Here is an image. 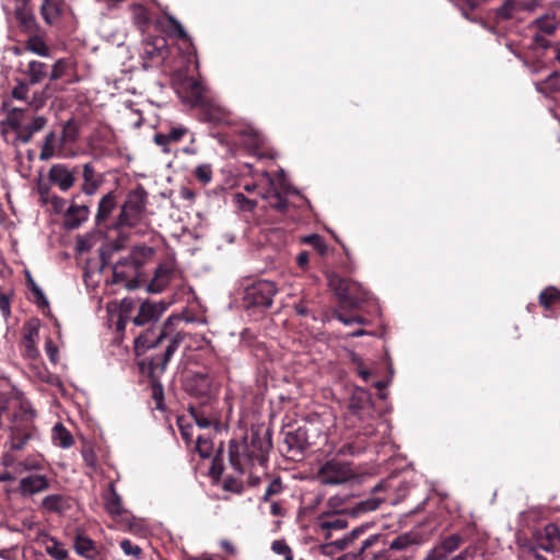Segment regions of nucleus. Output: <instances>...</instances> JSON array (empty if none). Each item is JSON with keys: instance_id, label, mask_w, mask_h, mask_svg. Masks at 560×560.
<instances>
[{"instance_id": "15", "label": "nucleus", "mask_w": 560, "mask_h": 560, "mask_svg": "<svg viewBox=\"0 0 560 560\" xmlns=\"http://www.w3.org/2000/svg\"><path fill=\"white\" fill-rule=\"evenodd\" d=\"M167 307L168 304L163 301H145L140 305L139 312L133 318V323L137 326H143L152 320H158Z\"/></svg>"}, {"instance_id": "27", "label": "nucleus", "mask_w": 560, "mask_h": 560, "mask_svg": "<svg viewBox=\"0 0 560 560\" xmlns=\"http://www.w3.org/2000/svg\"><path fill=\"white\" fill-rule=\"evenodd\" d=\"M90 213L88 206H71L66 213L65 224L68 229H77L86 221Z\"/></svg>"}, {"instance_id": "52", "label": "nucleus", "mask_w": 560, "mask_h": 560, "mask_svg": "<svg viewBox=\"0 0 560 560\" xmlns=\"http://www.w3.org/2000/svg\"><path fill=\"white\" fill-rule=\"evenodd\" d=\"M177 424L182 434V438L185 440L187 444L192 442V430L194 427L191 423L186 422L184 418H178Z\"/></svg>"}, {"instance_id": "40", "label": "nucleus", "mask_w": 560, "mask_h": 560, "mask_svg": "<svg viewBox=\"0 0 560 560\" xmlns=\"http://www.w3.org/2000/svg\"><path fill=\"white\" fill-rule=\"evenodd\" d=\"M302 242L311 245L314 249H316L318 252V254L320 256H326L328 253L327 244L325 243L323 237L317 234L304 236L302 238Z\"/></svg>"}, {"instance_id": "8", "label": "nucleus", "mask_w": 560, "mask_h": 560, "mask_svg": "<svg viewBox=\"0 0 560 560\" xmlns=\"http://www.w3.org/2000/svg\"><path fill=\"white\" fill-rule=\"evenodd\" d=\"M195 319L190 316H184V315H171L163 324V327L158 335V337L153 340H151V335H153V331H147L145 334L139 336L136 339V348L137 349H150L155 348L158 345L161 343L162 338L170 336L173 334L174 326H178L182 322L185 323H192Z\"/></svg>"}, {"instance_id": "48", "label": "nucleus", "mask_w": 560, "mask_h": 560, "mask_svg": "<svg viewBox=\"0 0 560 560\" xmlns=\"http://www.w3.org/2000/svg\"><path fill=\"white\" fill-rule=\"evenodd\" d=\"M74 548L79 555H85L86 552L94 549V542L86 536L78 535L75 537Z\"/></svg>"}, {"instance_id": "47", "label": "nucleus", "mask_w": 560, "mask_h": 560, "mask_svg": "<svg viewBox=\"0 0 560 560\" xmlns=\"http://www.w3.org/2000/svg\"><path fill=\"white\" fill-rule=\"evenodd\" d=\"M271 550L277 555L283 556L284 560H293L291 547L282 539L272 541Z\"/></svg>"}, {"instance_id": "30", "label": "nucleus", "mask_w": 560, "mask_h": 560, "mask_svg": "<svg viewBox=\"0 0 560 560\" xmlns=\"http://www.w3.org/2000/svg\"><path fill=\"white\" fill-rule=\"evenodd\" d=\"M541 1L542 0H512V1H508L504 5H502L499 9L498 14L500 16H502V18L509 19V18L512 16V12H511V8L512 7L515 5V7L520 8V9L532 11L535 8H537Z\"/></svg>"}, {"instance_id": "2", "label": "nucleus", "mask_w": 560, "mask_h": 560, "mask_svg": "<svg viewBox=\"0 0 560 560\" xmlns=\"http://www.w3.org/2000/svg\"><path fill=\"white\" fill-rule=\"evenodd\" d=\"M35 417V411L26 405H22L13 415L9 441L11 450L22 451L27 442L35 438L37 432L34 425Z\"/></svg>"}, {"instance_id": "29", "label": "nucleus", "mask_w": 560, "mask_h": 560, "mask_svg": "<svg viewBox=\"0 0 560 560\" xmlns=\"http://www.w3.org/2000/svg\"><path fill=\"white\" fill-rule=\"evenodd\" d=\"M105 510L113 516H119L122 513L121 497L117 493L114 482L108 486V494L105 497Z\"/></svg>"}, {"instance_id": "36", "label": "nucleus", "mask_w": 560, "mask_h": 560, "mask_svg": "<svg viewBox=\"0 0 560 560\" xmlns=\"http://www.w3.org/2000/svg\"><path fill=\"white\" fill-rule=\"evenodd\" d=\"M153 253L154 252L152 247L138 246L133 248L128 259L139 269L142 265L145 264L147 260L152 258Z\"/></svg>"}, {"instance_id": "32", "label": "nucleus", "mask_w": 560, "mask_h": 560, "mask_svg": "<svg viewBox=\"0 0 560 560\" xmlns=\"http://www.w3.org/2000/svg\"><path fill=\"white\" fill-rule=\"evenodd\" d=\"M116 207V198L113 192H108L102 197L98 202L96 222L100 224L104 222L113 212Z\"/></svg>"}, {"instance_id": "19", "label": "nucleus", "mask_w": 560, "mask_h": 560, "mask_svg": "<svg viewBox=\"0 0 560 560\" xmlns=\"http://www.w3.org/2000/svg\"><path fill=\"white\" fill-rule=\"evenodd\" d=\"M178 93L183 100L191 106L201 105L203 103V88L192 78L183 82Z\"/></svg>"}, {"instance_id": "12", "label": "nucleus", "mask_w": 560, "mask_h": 560, "mask_svg": "<svg viewBox=\"0 0 560 560\" xmlns=\"http://www.w3.org/2000/svg\"><path fill=\"white\" fill-rule=\"evenodd\" d=\"M544 551H555L560 546V533L556 525L549 524L542 529L535 532L534 542L529 545Z\"/></svg>"}, {"instance_id": "60", "label": "nucleus", "mask_w": 560, "mask_h": 560, "mask_svg": "<svg viewBox=\"0 0 560 560\" xmlns=\"http://www.w3.org/2000/svg\"><path fill=\"white\" fill-rule=\"evenodd\" d=\"M46 101V96L44 95V92L42 93H35L33 98L28 101V104L31 107L38 109L44 106Z\"/></svg>"}, {"instance_id": "41", "label": "nucleus", "mask_w": 560, "mask_h": 560, "mask_svg": "<svg viewBox=\"0 0 560 560\" xmlns=\"http://www.w3.org/2000/svg\"><path fill=\"white\" fill-rule=\"evenodd\" d=\"M188 135V129H186L183 126H175L172 127L168 135H162L155 132L153 135V140H179L183 137H186Z\"/></svg>"}, {"instance_id": "17", "label": "nucleus", "mask_w": 560, "mask_h": 560, "mask_svg": "<svg viewBox=\"0 0 560 560\" xmlns=\"http://www.w3.org/2000/svg\"><path fill=\"white\" fill-rule=\"evenodd\" d=\"M348 526L345 517L337 514H322L316 523V532L325 539L331 537L332 530H341Z\"/></svg>"}, {"instance_id": "42", "label": "nucleus", "mask_w": 560, "mask_h": 560, "mask_svg": "<svg viewBox=\"0 0 560 560\" xmlns=\"http://www.w3.org/2000/svg\"><path fill=\"white\" fill-rule=\"evenodd\" d=\"M416 544V538L412 534L406 533L396 537L389 545L393 550H404L409 546Z\"/></svg>"}, {"instance_id": "21", "label": "nucleus", "mask_w": 560, "mask_h": 560, "mask_svg": "<svg viewBox=\"0 0 560 560\" xmlns=\"http://www.w3.org/2000/svg\"><path fill=\"white\" fill-rule=\"evenodd\" d=\"M48 177L62 191L69 190L74 184L73 172L61 164L51 166Z\"/></svg>"}, {"instance_id": "3", "label": "nucleus", "mask_w": 560, "mask_h": 560, "mask_svg": "<svg viewBox=\"0 0 560 560\" xmlns=\"http://www.w3.org/2000/svg\"><path fill=\"white\" fill-rule=\"evenodd\" d=\"M328 284L335 291L340 303L346 307L358 308L368 300V292L360 283L352 280L331 273L328 277Z\"/></svg>"}, {"instance_id": "34", "label": "nucleus", "mask_w": 560, "mask_h": 560, "mask_svg": "<svg viewBox=\"0 0 560 560\" xmlns=\"http://www.w3.org/2000/svg\"><path fill=\"white\" fill-rule=\"evenodd\" d=\"M51 439L55 445L62 448L70 447L74 442L71 433L61 423H56L54 425Z\"/></svg>"}, {"instance_id": "54", "label": "nucleus", "mask_w": 560, "mask_h": 560, "mask_svg": "<svg viewBox=\"0 0 560 560\" xmlns=\"http://www.w3.org/2000/svg\"><path fill=\"white\" fill-rule=\"evenodd\" d=\"M30 85L31 84L28 82L19 81L16 86L12 90V96L15 100L26 101Z\"/></svg>"}, {"instance_id": "43", "label": "nucleus", "mask_w": 560, "mask_h": 560, "mask_svg": "<svg viewBox=\"0 0 560 560\" xmlns=\"http://www.w3.org/2000/svg\"><path fill=\"white\" fill-rule=\"evenodd\" d=\"M63 499L60 494H50L43 499L42 506L48 512H59L62 508Z\"/></svg>"}, {"instance_id": "59", "label": "nucleus", "mask_w": 560, "mask_h": 560, "mask_svg": "<svg viewBox=\"0 0 560 560\" xmlns=\"http://www.w3.org/2000/svg\"><path fill=\"white\" fill-rule=\"evenodd\" d=\"M45 349L47 352V355L49 357L50 361L52 363L58 362V348L56 345L52 343L51 340H47L45 345Z\"/></svg>"}, {"instance_id": "46", "label": "nucleus", "mask_w": 560, "mask_h": 560, "mask_svg": "<svg viewBox=\"0 0 560 560\" xmlns=\"http://www.w3.org/2000/svg\"><path fill=\"white\" fill-rule=\"evenodd\" d=\"M233 202L240 210L243 211H253L257 206L255 200L248 199L242 192H235L233 195Z\"/></svg>"}, {"instance_id": "61", "label": "nucleus", "mask_w": 560, "mask_h": 560, "mask_svg": "<svg viewBox=\"0 0 560 560\" xmlns=\"http://www.w3.org/2000/svg\"><path fill=\"white\" fill-rule=\"evenodd\" d=\"M32 292L36 296L39 306H48V300L46 299L43 290L37 284H34V289H32Z\"/></svg>"}, {"instance_id": "37", "label": "nucleus", "mask_w": 560, "mask_h": 560, "mask_svg": "<svg viewBox=\"0 0 560 560\" xmlns=\"http://www.w3.org/2000/svg\"><path fill=\"white\" fill-rule=\"evenodd\" d=\"M42 468V462L35 457H26L25 459L15 463L13 467L14 471L18 474L40 470Z\"/></svg>"}, {"instance_id": "20", "label": "nucleus", "mask_w": 560, "mask_h": 560, "mask_svg": "<svg viewBox=\"0 0 560 560\" xmlns=\"http://www.w3.org/2000/svg\"><path fill=\"white\" fill-rule=\"evenodd\" d=\"M14 18L23 32L34 33L37 30L38 24L28 3L19 4L14 10Z\"/></svg>"}, {"instance_id": "63", "label": "nucleus", "mask_w": 560, "mask_h": 560, "mask_svg": "<svg viewBox=\"0 0 560 560\" xmlns=\"http://www.w3.org/2000/svg\"><path fill=\"white\" fill-rule=\"evenodd\" d=\"M0 311L2 312L4 317L10 316L11 310H10V301L8 296L0 293Z\"/></svg>"}, {"instance_id": "1", "label": "nucleus", "mask_w": 560, "mask_h": 560, "mask_svg": "<svg viewBox=\"0 0 560 560\" xmlns=\"http://www.w3.org/2000/svg\"><path fill=\"white\" fill-rule=\"evenodd\" d=\"M270 447L269 440L259 433H252L248 440L246 439L241 443L231 442L229 448L230 463L241 472L255 463L264 465L267 462Z\"/></svg>"}, {"instance_id": "16", "label": "nucleus", "mask_w": 560, "mask_h": 560, "mask_svg": "<svg viewBox=\"0 0 560 560\" xmlns=\"http://www.w3.org/2000/svg\"><path fill=\"white\" fill-rule=\"evenodd\" d=\"M372 409L371 395L363 388H354L348 404V410L360 420Z\"/></svg>"}, {"instance_id": "49", "label": "nucleus", "mask_w": 560, "mask_h": 560, "mask_svg": "<svg viewBox=\"0 0 560 560\" xmlns=\"http://www.w3.org/2000/svg\"><path fill=\"white\" fill-rule=\"evenodd\" d=\"M538 27L547 34H551L556 31L558 26V21L553 18V14L546 15L539 20H537Z\"/></svg>"}, {"instance_id": "7", "label": "nucleus", "mask_w": 560, "mask_h": 560, "mask_svg": "<svg viewBox=\"0 0 560 560\" xmlns=\"http://www.w3.org/2000/svg\"><path fill=\"white\" fill-rule=\"evenodd\" d=\"M185 389L190 396L198 399L201 406L214 404L212 382L206 374L198 373L188 377L185 382Z\"/></svg>"}, {"instance_id": "22", "label": "nucleus", "mask_w": 560, "mask_h": 560, "mask_svg": "<svg viewBox=\"0 0 560 560\" xmlns=\"http://www.w3.org/2000/svg\"><path fill=\"white\" fill-rule=\"evenodd\" d=\"M20 492L23 495H33L49 488V480L43 475H32L20 480Z\"/></svg>"}, {"instance_id": "31", "label": "nucleus", "mask_w": 560, "mask_h": 560, "mask_svg": "<svg viewBox=\"0 0 560 560\" xmlns=\"http://www.w3.org/2000/svg\"><path fill=\"white\" fill-rule=\"evenodd\" d=\"M23 115H24V113L22 109L12 108V109L8 110L7 118L1 124L2 135L4 137L8 136L9 130H14L18 132V135L19 133L22 135V132L19 131V128H20V124L23 119Z\"/></svg>"}, {"instance_id": "24", "label": "nucleus", "mask_w": 560, "mask_h": 560, "mask_svg": "<svg viewBox=\"0 0 560 560\" xmlns=\"http://www.w3.org/2000/svg\"><path fill=\"white\" fill-rule=\"evenodd\" d=\"M65 8V0H43L40 15L45 23L52 25L58 22Z\"/></svg>"}, {"instance_id": "6", "label": "nucleus", "mask_w": 560, "mask_h": 560, "mask_svg": "<svg viewBox=\"0 0 560 560\" xmlns=\"http://www.w3.org/2000/svg\"><path fill=\"white\" fill-rule=\"evenodd\" d=\"M277 291L273 282L259 280L246 288L244 300L250 306L270 307Z\"/></svg>"}, {"instance_id": "58", "label": "nucleus", "mask_w": 560, "mask_h": 560, "mask_svg": "<svg viewBox=\"0 0 560 560\" xmlns=\"http://www.w3.org/2000/svg\"><path fill=\"white\" fill-rule=\"evenodd\" d=\"M276 183V186L281 191V194H287L290 190V186L284 176L283 170H280L276 177H272Z\"/></svg>"}, {"instance_id": "35", "label": "nucleus", "mask_w": 560, "mask_h": 560, "mask_svg": "<svg viewBox=\"0 0 560 560\" xmlns=\"http://www.w3.org/2000/svg\"><path fill=\"white\" fill-rule=\"evenodd\" d=\"M120 119L126 128L139 127L142 117L138 109H133L130 105L125 104L124 108L119 112Z\"/></svg>"}, {"instance_id": "39", "label": "nucleus", "mask_w": 560, "mask_h": 560, "mask_svg": "<svg viewBox=\"0 0 560 560\" xmlns=\"http://www.w3.org/2000/svg\"><path fill=\"white\" fill-rule=\"evenodd\" d=\"M382 502H383V500L378 499V498H374V497L368 498V499L362 500L359 503H357V505L353 509V512L355 514H361V513L375 511L380 508Z\"/></svg>"}, {"instance_id": "33", "label": "nucleus", "mask_w": 560, "mask_h": 560, "mask_svg": "<svg viewBox=\"0 0 560 560\" xmlns=\"http://www.w3.org/2000/svg\"><path fill=\"white\" fill-rule=\"evenodd\" d=\"M25 49L40 57H49L50 49L42 36L33 34L25 42Z\"/></svg>"}, {"instance_id": "38", "label": "nucleus", "mask_w": 560, "mask_h": 560, "mask_svg": "<svg viewBox=\"0 0 560 560\" xmlns=\"http://www.w3.org/2000/svg\"><path fill=\"white\" fill-rule=\"evenodd\" d=\"M46 118L43 116L35 117L26 127V135H16V140H27L35 132L42 130L46 126Z\"/></svg>"}, {"instance_id": "5", "label": "nucleus", "mask_w": 560, "mask_h": 560, "mask_svg": "<svg viewBox=\"0 0 560 560\" xmlns=\"http://www.w3.org/2000/svg\"><path fill=\"white\" fill-rule=\"evenodd\" d=\"M355 477L350 463L339 459H329L324 463L318 471L317 479L322 485L337 486L345 483Z\"/></svg>"}, {"instance_id": "25", "label": "nucleus", "mask_w": 560, "mask_h": 560, "mask_svg": "<svg viewBox=\"0 0 560 560\" xmlns=\"http://www.w3.org/2000/svg\"><path fill=\"white\" fill-rule=\"evenodd\" d=\"M37 540L45 547L46 552L56 560H67L68 551L63 548L55 537L49 536L47 533H42L37 536Z\"/></svg>"}, {"instance_id": "45", "label": "nucleus", "mask_w": 560, "mask_h": 560, "mask_svg": "<svg viewBox=\"0 0 560 560\" xmlns=\"http://www.w3.org/2000/svg\"><path fill=\"white\" fill-rule=\"evenodd\" d=\"M539 300L541 305L549 307L560 300V291L553 287L547 288L540 293Z\"/></svg>"}, {"instance_id": "11", "label": "nucleus", "mask_w": 560, "mask_h": 560, "mask_svg": "<svg viewBox=\"0 0 560 560\" xmlns=\"http://www.w3.org/2000/svg\"><path fill=\"white\" fill-rule=\"evenodd\" d=\"M189 412L199 428L214 427L215 430H219L221 427V415L214 404L199 405L198 407L190 406Z\"/></svg>"}, {"instance_id": "14", "label": "nucleus", "mask_w": 560, "mask_h": 560, "mask_svg": "<svg viewBox=\"0 0 560 560\" xmlns=\"http://www.w3.org/2000/svg\"><path fill=\"white\" fill-rule=\"evenodd\" d=\"M39 339V320L32 318L23 326L22 347L24 355L28 359H35L39 352L36 347Z\"/></svg>"}, {"instance_id": "57", "label": "nucleus", "mask_w": 560, "mask_h": 560, "mask_svg": "<svg viewBox=\"0 0 560 560\" xmlns=\"http://www.w3.org/2000/svg\"><path fill=\"white\" fill-rule=\"evenodd\" d=\"M538 550L539 549H536V547H523L521 555L522 560H547L542 556L538 555Z\"/></svg>"}, {"instance_id": "26", "label": "nucleus", "mask_w": 560, "mask_h": 560, "mask_svg": "<svg viewBox=\"0 0 560 560\" xmlns=\"http://www.w3.org/2000/svg\"><path fill=\"white\" fill-rule=\"evenodd\" d=\"M178 346L179 343L170 339V343L166 347L164 354L162 357L158 355L151 359L149 370L152 376L164 373L168 361L177 350Z\"/></svg>"}, {"instance_id": "4", "label": "nucleus", "mask_w": 560, "mask_h": 560, "mask_svg": "<svg viewBox=\"0 0 560 560\" xmlns=\"http://www.w3.org/2000/svg\"><path fill=\"white\" fill-rule=\"evenodd\" d=\"M147 206V192L142 187L130 191L121 208L119 223L121 225L136 226L144 218Z\"/></svg>"}, {"instance_id": "56", "label": "nucleus", "mask_w": 560, "mask_h": 560, "mask_svg": "<svg viewBox=\"0 0 560 560\" xmlns=\"http://www.w3.org/2000/svg\"><path fill=\"white\" fill-rule=\"evenodd\" d=\"M66 67H67L66 61L63 59H58L51 68L49 79L51 81H56V80L60 79L65 74Z\"/></svg>"}, {"instance_id": "9", "label": "nucleus", "mask_w": 560, "mask_h": 560, "mask_svg": "<svg viewBox=\"0 0 560 560\" xmlns=\"http://www.w3.org/2000/svg\"><path fill=\"white\" fill-rule=\"evenodd\" d=\"M166 52V40L163 37H149L141 44L143 68H149L163 60Z\"/></svg>"}, {"instance_id": "62", "label": "nucleus", "mask_w": 560, "mask_h": 560, "mask_svg": "<svg viewBox=\"0 0 560 560\" xmlns=\"http://www.w3.org/2000/svg\"><path fill=\"white\" fill-rule=\"evenodd\" d=\"M220 546L226 552V555H229V556L233 557V556H235L237 553L236 547L233 545L232 541H230L228 539H222L220 541Z\"/></svg>"}, {"instance_id": "53", "label": "nucleus", "mask_w": 560, "mask_h": 560, "mask_svg": "<svg viewBox=\"0 0 560 560\" xmlns=\"http://www.w3.org/2000/svg\"><path fill=\"white\" fill-rule=\"evenodd\" d=\"M195 175L202 184H208L212 179V170L210 165H199L195 170Z\"/></svg>"}, {"instance_id": "10", "label": "nucleus", "mask_w": 560, "mask_h": 560, "mask_svg": "<svg viewBox=\"0 0 560 560\" xmlns=\"http://www.w3.org/2000/svg\"><path fill=\"white\" fill-rule=\"evenodd\" d=\"M139 269L128 258L118 261L113 268V283L121 284L131 290L139 285Z\"/></svg>"}, {"instance_id": "50", "label": "nucleus", "mask_w": 560, "mask_h": 560, "mask_svg": "<svg viewBox=\"0 0 560 560\" xmlns=\"http://www.w3.org/2000/svg\"><path fill=\"white\" fill-rule=\"evenodd\" d=\"M120 548L126 556H130L137 560L141 557L142 549L138 545L132 544L129 539L121 540Z\"/></svg>"}, {"instance_id": "13", "label": "nucleus", "mask_w": 560, "mask_h": 560, "mask_svg": "<svg viewBox=\"0 0 560 560\" xmlns=\"http://www.w3.org/2000/svg\"><path fill=\"white\" fill-rule=\"evenodd\" d=\"M462 544L463 537L458 534H452L443 537L427 553L423 560H446L447 557L456 551Z\"/></svg>"}, {"instance_id": "23", "label": "nucleus", "mask_w": 560, "mask_h": 560, "mask_svg": "<svg viewBox=\"0 0 560 560\" xmlns=\"http://www.w3.org/2000/svg\"><path fill=\"white\" fill-rule=\"evenodd\" d=\"M173 276V267L171 264L160 265L154 273L153 279L148 284V291L151 293L162 292L170 283Z\"/></svg>"}, {"instance_id": "51", "label": "nucleus", "mask_w": 560, "mask_h": 560, "mask_svg": "<svg viewBox=\"0 0 560 560\" xmlns=\"http://www.w3.org/2000/svg\"><path fill=\"white\" fill-rule=\"evenodd\" d=\"M170 32L180 39H187L188 35L183 25L172 15H167Z\"/></svg>"}, {"instance_id": "64", "label": "nucleus", "mask_w": 560, "mask_h": 560, "mask_svg": "<svg viewBox=\"0 0 560 560\" xmlns=\"http://www.w3.org/2000/svg\"><path fill=\"white\" fill-rule=\"evenodd\" d=\"M296 262H298L299 267H301L303 270H306L308 268L307 252H301L296 257Z\"/></svg>"}, {"instance_id": "18", "label": "nucleus", "mask_w": 560, "mask_h": 560, "mask_svg": "<svg viewBox=\"0 0 560 560\" xmlns=\"http://www.w3.org/2000/svg\"><path fill=\"white\" fill-rule=\"evenodd\" d=\"M262 179L266 182L268 186L267 189H261L258 194L262 199L272 198L273 201L270 202V206L279 211H283L287 208V200L284 198V194L276 186L272 176L268 172L262 173Z\"/></svg>"}, {"instance_id": "44", "label": "nucleus", "mask_w": 560, "mask_h": 560, "mask_svg": "<svg viewBox=\"0 0 560 560\" xmlns=\"http://www.w3.org/2000/svg\"><path fill=\"white\" fill-rule=\"evenodd\" d=\"M196 451L202 458H209L213 452L212 441L208 438L198 436L196 441Z\"/></svg>"}, {"instance_id": "28", "label": "nucleus", "mask_w": 560, "mask_h": 560, "mask_svg": "<svg viewBox=\"0 0 560 560\" xmlns=\"http://www.w3.org/2000/svg\"><path fill=\"white\" fill-rule=\"evenodd\" d=\"M22 72L27 78V82L35 85L40 83L47 75V65L42 61L31 60Z\"/></svg>"}, {"instance_id": "55", "label": "nucleus", "mask_w": 560, "mask_h": 560, "mask_svg": "<svg viewBox=\"0 0 560 560\" xmlns=\"http://www.w3.org/2000/svg\"><path fill=\"white\" fill-rule=\"evenodd\" d=\"M282 491V483L280 479H273L267 487L262 500L269 501L272 495L279 494Z\"/></svg>"}]
</instances>
